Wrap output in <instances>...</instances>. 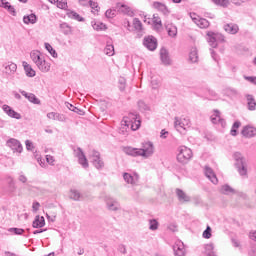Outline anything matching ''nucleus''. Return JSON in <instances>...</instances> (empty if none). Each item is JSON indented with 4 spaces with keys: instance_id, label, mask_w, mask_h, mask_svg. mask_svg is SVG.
<instances>
[{
    "instance_id": "c03bdc74",
    "label": "nucleus",
    "mask_w": 256,
    "mask_h": 256,
    "mask_svg": "<svg viewBox=\"0 0 256 256\" xmlns=\"http://www.w3.org/2000/svg\"><path fill=\"white\" fill-rule=\"evenodd\" d=\"M44 45L45 49L50 53V55H52L54 58H57V51L53 49V46H51L49 43H45Z\"/></svg>"
},
{
    "instance_id": "6e6d98bb",
    "label": "nucleus",
    "mask_w": 256,
    "mask_h": 256,
    "mask_svg": "<svg viewBox=\"0 0 256 256\" xmlns=\"http://www.w3.org/2000/svg\"><path fill=\"white\" fill-rule=\"evenodd\" d=\"M117 11L115 10H107L105 12V16L108 18V19H113V17H115Z\"/></svg>"
},
{
    "instance_id": "0e129e2a",
    "label": "nucleus",
    "mask_w": 256,
    "mask_h": 256,
    "mask_svg": "<svg viewBox=\"0 0 256 256\" xmlns=\"http://www.w3.org/2000/svg\"><path fill=\"white\" fill-rule=\"evenodd\" d=\"M25 144H26L27 151H33V142L26 140Z\"/></svg>"
},
{
    "instance_id": "6ab92c4d",
    "label": "nucleus",
    "mask_w": 256,
    "mask_h": 256,
    "mask_svg": "<svg viewBox=\"0 0 256 256\" xmlns=\"http://www.w3.org/2000/svg\"><path fill=\"white\" fill-rule=\"evenodd\" d=\"M175 256H185V245L179 241L174 245Z\"/></svg>"
},
{
    "instance_id": "09e8293b",
    "label": "nucleus",
    "mask_w": 256,
    "mask_h": 256,
    "mask_svg": "<svg viewBox=\"0 0 256 256\" xmlns=\"http://www.w3.org/2000/svg\"><path fill=\"white\" fill-rule=\"evenodd\" d=\"M153 23L156 29H161L163 27V23L161 22V18L157 16H153Z\"/></svg>"
},
{
    "instance_id": "58836bf2",
    "label": "nucleus",
    "mask_w": 256,
    "mask_h": 256,
    "mask_svg": "<svg viewBox=\"0 0 256 256\" xmlns=\"http://www.w3.org/2000/svg\"><path fill=\"white\" fill-rule=\"evenodd\" d=\"M60 29L65 35H71L72 33L71 26H69L67 23L60 24Z\"/></svg>"
},
{
    "instance_id": "a878e982",
    "label": "nucleus",
    "mask_w": 256,
    "mask_h": 256,
    "mask_svg": "<svg viewBox=\"0 0 256 256\" xmlns=\"http://www.w3.org/2000/svg\"><path fill=\"white\" fill-rule=\"evenodd\" d=\"M23 22L25 23V25H29V23H31L32 25H35V23H37V15L30 14L28 16H24Z\"/></svg>"
},
{
    "instance_id": "2eb2a0df",
    "label": "nucleus",
    "mask_w": 256,
    "mask_h": 256,
    "mask_svg": "<svg viewBox=\"0 0 256 256\" xmlns=\"http://www.w3.org/2000/svg\"><path fill=\"white\" fill-rule=\"evenodd\" d=\"M160 59H161V63L162 65H171V57H169V51H167V49L165 48H161L160 49Z\"/></svg>"
},
{
    "instance_id": "e2e57ef3",
    "label": "nucleus",
    "mask_w": 256,
    "mask_h": 256,
    "mask_svg": "<svg viewBox=\"0 0 256 256\" xmlns=\"http://www.w3.org/2000/svg\"><path fill=\"white\" fill-rule=\"evenodd\" d=\"M244 79L246 81H249L250 83H252L253 85H255L256 83V77H253V76H244Z\"/></svg>"
},
{
    "instance_id": "49530a36",
    "label": "nucleus",
    "mask_w": 256,
    "mask_h": 256,
    "mask_svg": "<svg viewBox=\"0 0 256 256\" xmlns=\"http://www.w3.org/2000/svg\"><path fill=\"white\" fill-rule=\"evenodd\" d=\"M54 4L57 5L58 9H67V1L65 0H55Z\"/></svg>"
},
{
    "instance_id": "dca6fc26",
    "label": "nucleus",
    "mask_w": 256,
    "mask_h": 256,
    "mask_svg": "<svg viewBox=\"0 0 256 256\" xmlns=\"http://www.w3.org/2000/svg\"><path fill=\"white\" fill-rule=\"evenodd\" d=\"M30 57L33 61V63H35L36 67H38L39 65H41L43 63V61L45 60L43 57H41V52L34 50L30 53Z\"/></svg>"
},
{
    "instance_id": "a211bd4d",
    "label": "nucleus",
    "mask_w": 256,
    "mask_h": 256,
    "mask_svg": "<svg viewBox=\"0 0 256 256\" xmlns=\"http://www.w3.org/2000/svg\"><path fill=\"white\" fill-rule=\"evenodd\" d=\"M176 195L180 203H189V201H191V197H189V195H187V193H185L182 189L177 188Z\"/></svg>"
},
{
    "instance_id": "3c124183",
    "label": "nucleus",
    "mask_w": 256,
    "mask_h": 256,
    "mask_svg": "<svg viewBox=\"0 0 256 256\" xmlns=\"http://www.w3.org/2000/svg\"><path fill=\"white\" fill-rule=\"evenodd\" d=\"M92 163L96 169H103L104 167V163L102 162L101 158H99L98 160H93Z\"/></svg>"
},
{
    "instance_id": "412c9836",
    "label": "nucleus",
    "mask_w": 256,
    "mask_h": 256,
    "mask_svg": "<svg viewBox=\"0 0 256 256\" xmlns=\"http://www.w3.org/2000/svg\"><path fill=\"white\" fill-rule=\"evenodd\" d=\"M246 99H247L248 110L249 111H255V109H256L255 97H253V95H251V94H247Z\"/></svg>"
},
{
    "instance_id": "f8f14e48",
    "label": "nucleus",
    "mask_w": 256,
    "mask_h": 256,
    "mask_svg": "<svg viewBox=\"0 0 256 256\" xmlns=\"http://www.w3.org/2000/svg\"><path fill=\"white\" fill-rule=\"evenodd\" d=\"M223 29L228 35H237L239 33V25L233 22L224 24Z\"/></svg>"
},
{
    "instance_id": "b1692460",
    "label": "nucleus",
    "mask_w": 256,
    "mask_h": 256,
    "mask_svg": "<svg viewBox=\"0 0 256 256\" xmlns=\"http://www.w3.org/2000/svg\"><path fill=\"white\" fill-rule=\"evenodd\" d=\"M48 119H52L53 121H65V115L57 113V112H50L47 114Z\"/></svg>"
},
{
    "instance_id": "1a4fd4ad",
    "label": "nucleus",
    "mask_w": 256,
    "mask_h": 256,
    "mask_svg": "<svg viewBox=\"0 0 256 256\" xmlns=\"http://www.w3.org/2000/svg\"><path fill=\"white\" fill-rule=\"evenodd\" d=\"M76 153V157L78 158V163L84 167V169H87L89 167V162L87 161V157H85V153H83V150L81 148H77L74 150Z\"/></svg>"
},
{
    "instance_id": "9d476101",
    "label": "nucleus",
    "mask_w": 256,
    "mask_h": 256,
    "mask_svg": "<svg viewBox=\"0 0 256 256\" xmlns=\"http://www.w3.org/2000/svg\"><path fill=\"white\" fill-rule=\"evenodd\" d=\"M76 153V157L78 158V163L84 167V169H87L89 167V162L87 161V157H85V153H83V150L81 148H77L74 150Z\"/></svg>"
},
{
    "instance_id": "e433bc0d",
    "label": "nucleus",
    "mask_w": 256,
    "mask_h": 256,
    "mask_svg": "<svg viewBox=\"0 0 256 256\" xmlns=\"http://www.w3.org/2000/svg\"><path fill=\"white\" fill-rule=\"evenodd\" d=\"M213 249H215V246L213 245V243L210 244H206L205 245V253L207 256H217V254H215V251H213Z\"/></svg>"
},
{
    "instance_id": "cd10ccee",
    "label": "nucleus",
    "mask_w": 256,
    "mask_h": 256,
    "mask_svg": "<svg viewBox=\"0 0 256 256\" xmlns=\"http://www.w3.org/2000/svg\"><path fill=\"white\" fill-rule=\"evenodd\" d=\"M23 67L27 77H35L36 73L35 70H33V68L31 67V65H29L27 62H23Z\"/></svg>"
},
{
    "instance_id": "72a5a7b5",
    "label": "nucleus",
    "mask_w": 256,
    "mask_h": 256,
    "mask_svg": "<svg viewBox=\"0 0 256 256\" xmlns=\"http://www.w3.org/2000/svg\"><path fill=\"white\" fill-rule=\"evenodd\" d=\"M38 69L42 71V73H49L51 69V64L44 60L41 64H39Z\"/></svg>"
},
{
    "instance_id": "5fc2aeb1",
    "label": "nucleus",
    "mask_w": 256,
    "mask_h": 256,
    "mask_svg": "<svg viewBox=\"0 0 256 256\" xmlns=\"http://www.w3.org/2000/svg\"><path fill=\"white\" fill-rule=\"evenodd\" d=\"M91 157H92V162L97 161V160L101 159V154L99 152L93 150L91 153Z\"/></svg>"
},
{
    "instance_id": "7c9ffc66",
    "label": "nucleus",
    "mask_w": 256,
    "mask_h": 256,
    "mask_svg": "<svg viewBox=\"0 0 256 256\" xmlns=\"http://www.w3.org/2000/svg\"><path fill=\"white\" fill-rule=\"evenodd\" d=\"M67 17H69V19H74V21H80V22L85 21V18L81 17V15H79V13L75 11L68 12Z\"/></svg>"
},
{
    "instance_id": "864d4df0",
    "label": "nucleus",
    "mask_w": 256,
    "mask_h": 256,
    "mask_svg": "<svg viewBox=\"0 0 256 256\" xmlns=\"http://www.w3.org/2000/svg\"><path fill=\"white\" fill-rule=\"evenodd\" d=\"M2 109H3L4 113H6V115H8V116H10L11 112L13 111V108H11V106H9L7 104H4L2 106Z\"/></svg>"
},
{
    "instance_id": "bb28decb",
    "label": "nucleus",
    "mask_w": 256,
    "mask_h": 256,
    "mask_svg": "<svg viewBox=\"0 0 256 256\" xmlns=\"http://www.w3.org/2000/svg\"><path fill=\"white\" fill-rule=\"evenodd\" d=\"M15 71H17V64L11 62V63L5 65V73L7 75H13V73H15Z\"/></svg>"
},
{
    "instance_id": "7ed1b4c3",
    "label": "nucleus",
    "mask_w": 256,
    "mask_h": 256,
    "mask_svg": "<svg viewBox=\"0 0 256 256\" xmlns=\"http://www.w3.org/2000/svg\"><path fill=\"white\" fill-rule=\"evenodd\" d=\"M234 161H235V167L242 177H245L247 175V159L241 154V152H235L233 154Z\"/></svg>"
},
{
    "instance_id": "680f3d73",
    "label": "nucleus",
    "mask_w": 256,
    "mask_h": 256,
    "mask_svg": "<svg viewBox=\"0 0 256 256\" xmlns=\"http://www.w3.org/2000/svg\"><path fill=\"white\" fill-rule=\"evenodd\" d=\"M46 161H47V163H49V165H54L55 158L51 155H46Z\"/></svg>"
},
{
    "instance_id": "f03ea898",
    "label": "nucleus",
    "mask_w": 256,
    "mask_h": 256,
    "mask_svg": "<svg viewBox=\"0 0 256 256\" xmlns=\"http://www.w3.org/2000/svg\"><path fill=\"white\" fill-rule=\"evenodd\" d=\"M126 155L130 157H143V159H149L155 153V146L152 142H143L142 148H133L131 146H126L123 148Z\"/></svg>"
},
{
    "instance_id": "473e14b6",
    "label": "nucleus",
    "mask_w": 256,
    "mask_h": 256,
    "mask_svg": "<svg viewBox=\"0 0 256 256\" xmlns=\"http://www.w3.org/2000/svg\"><path fill=\"white\" fill-rule=\"evenodd\" d=\"M196 25L200 27V29H207L209 27V20L205 18H199L197 21H195Z\"/></svg>"
},
{
    "instance_id": "9b49d317",
    "label": "nucleus",
    "mask_w": 256,
    "mask_h": 256,
    "mask_svg": "<svg viewBox=\"0 0 256 256\" xmlns=\"http://www.w3.org/2000/svg\"><path fill=\"white\" fill-rule=\"evenodd\" d=\"M204 175L213 183L214 185H217L219 183V180L217 179V175H215V172L213 171V168L209 166L204 167Z\"/></svg>"
},
{
    "instance_id": "0eeeda50",
    "label": "nucleus",
    "mask_w": 256,
    "mask_h": 256,
    "mask_svg": "<svg viewBox=\"0 0 256 256\" xmlns=\"http://www.w3.org/2000/svg\"><path fill=\"white\" fill-rule=\"evenodd\" d=\"M6 145L12 149L13 153H23V145L15 138H11L6 142Z\"/></svg>"
},
{
    "instance_id": "052dcab7",
    "label": "nucleus",
    "mask_w": 256,
    "mask_h": 256,
    "mask_svg": "<svg viewBox=\"0 0 256 256\" xmlns=\"http://www.w3.org/2000/svg\"><path fill=\"white\" fill-rule=\"evenodd\" d=\"M251 0H231V3H233L234 5H243V3H247Z\"/></svg>"
},
{
    "instance_id": "393cba45",
    "label": "nucleus",
    "mask_w": 256,
    "mask_h": 256,
    "mask_svg": "<svg viewBox=\"0 0 256 256\" xmlns=\"http://www.w3.org/2000/svg\"><path fill=\"white\" fill-rule=\"evenodd\" d=\"M69 197L73 201H83V196H82L81 192H79L78 190H75V189L70 190Z\"/></svg>"
},
{
    "instance_id": "338daca9",
    "label": "nucleus",
    "mask_w": 256,
    "mask_h": 256,
    "mask_svg": "<svg viewBox=\"0 0 256 256\" xmlns=\"http://www.w3.org/2000/svg\"><path fill=\"white\" fill-rule=\"evenodd\" d=\"M10 15H13V17H15V15H17V12L15 11V7L13 6H8V10Z\"/></svg>"
},
{
    "instance_id": "ea45409f",
    "label": "nucleus",
    "mask_w": 256,
    "mask_h": 256,
    "mask_svg": "<svg viewBox=\"0 0 256 256\" xmlns=\"http://www.w3.org/2000/svg\"><path fill=\"white\" fill-rule=\"evenodd\" d=\"M133 27L135 31H143V23H141V20H139V18L133 19Z\"/></svg>"
},
{
    "instance_id": "2f4dec72",
    "label": "nucleus",
    "mask_w": 256,
    "mask_h": 256,
    "mask_svg": "<svg viewBox=\"0 0 256 256\" xmlns=\"http://www.w3.org/2000/svg\"><path fill=\"white\" fill-rule=\"evenodd\" d=\"M119 13H123L124 15H128L129 17H133V11L127 5H121L118 8Z\"/></svg>"
},
{
    "instance_id": "13d9d810",
    "label": "nucleus",
    "mask_w": 256,
    "mask_h": 256,
    "mask_svg": "<svg viewBox=\"0 0 256 256\" xmlns=\"http://www.w3.org/2000/svg\"><path fill=\"white\" fill-rule=\"evenodd\" d=\"M159 80L155 79V78H152L151 79V86H152V89H159Z\"/></svg>"
},
{
    "instance_id": "603ef678",
    "label": "nucleus",
    "mask_w": 256,
    "mask_h": 256,
    "mask_svg": "<svg viewBox=\"0 0 256 256\" xmlns=\"http://www.w3.org/2000/svg\"><path fill=\"white\" fill-rule=\"evenodd\" d=\"M202 237L204 239H211V226H207V228L204 230Z\"/></svg>"
},
{
    "instance_id": "20e7f679",
    "label": "nucleus",
    "mask_w": 256,
    "mask_h": 256,
    "mask_svg": "<svg viewBox=\"0 0 256 256\" xmlns=\"http://www.w3.org/2000/svg\"><path fill=\"white\" fill-rule=\"evenodd\" d=\"M193 157V151L187 146H181L178 149L177 161L187 163Z\"/></svg>"
},
{
    "instance_id": "37998d69",
    "label": "nucleus",
    "mask_w": 256,
    "mask_h": 256,
    "mask_svg": "<svg viewBox=\"0 0 256 256\" xmlns=\"http://www.w3.org/2000/svg\"><path fill=\"white\" fill-rule=\"evenodd\" d=\"M221 193L224 195H230V193H235V190L229 185H224L222 186Z\"/></svg>"
},
{
    "instance_id": "39448f33",
    "label": "nucleus",
    "mask_w": 256,
    "mask_h": 256,
    "mask_svg": "<svg viewBox=\"0 0 256 256\" xmlns=\"http://www.w3.org/2000/svg\"><path fill=\"white\" fill-rule=\"evenodd\" d=\"M191 126V121L189 118H174V127L179 133H183V131L187 130V127Z\"/></svg>"
},
{
    "instance_id": "5701e85b",
    "label": "nucleus",
    "mask_w": 256,
    "mask_h": 256,
    "mask_svg": "<svg viewBox=\"0 0 256 256\" xmlns=\"http://www.w3.org/2000/svg\"><path fill=\"white\" fill-rule=\"evenodd\" d=\"M32 227H34V229L45 227V218L43 216H36L33 221Z\"/></svg>"
},
{
    "instance_id": "4c0bfd02",
    "label": "nucleus",
    "mask_w": 256,
    "mask_h": 256,
    "mask_svg": "<svg viewBox=\"0 0 256 256\" xmlns=\"http://www.w3.org/2000/svg\"><path fill=\"white\" fill-rule=\"evenodd\" d=\"M66 107H68L70 111H73V113H77V115H85V112L83 110L73 106V104L71 103H67Z\"/></svg>"
},
{
    "instance_id": "ddd939ff",
    "label": "nucleus",
    "mask_w": 256,
    "mask_h": 256,
    "mask_svg": "<svg viewBox=\"0 0 256 256\" xmlns=\"http://www.w3.org/2000/svg\"><path fill=\"white\" fill-rule=\"evenodd\" d=\"M106 206L109 211H119V202L111 197L105 198Z\"/></svg>"
},
{
    "instance_id": "f704fd0d",
    "label": "nucleus",
    "mask_w": 256,
    "mask_h": 256,
    "mask_svg": "<svg viewBox=\"0 0 256 256\" xmlns=\"http://www.w3.org/2000/svg\"><path fill=\"white\" fill-rule=\"evenodd\" d=\"M189 60L191 63H197L199 61V55L197 54V48H192L189 54Z\"/></svg>"
},
{
    "instance_id": "c9c22d12",
    "label": "nucleus",
    "mask_w": 256,
    "mask_h": 256,
    "mask_svg": "<svg viewBox=\"0 0 256 256\" xmlns=\"http://www.w3.org/2000/svg\"><path fill=\"white\" fill-rule=\"evenodd\" d=\"M8 192L15 193L17 191V185H15V180L12 177L8 178Z\"/></svg>"
},
{
    "instance_id": "f3484780",
    "label": "nucleus",
    "mask_w": 256,
    "mask_h": 256,
    "mask_svg": "<svg viewBox=\"0 0 256 256\" xmlns=\"http://www.w3.org/2000/svg\"><path fill=\"white\" fill-rule=\"evenodd\" d=\"M123 179L129 185H136V183L139 181V175L137 174L131 175L130 173L125 172L123 174Z\"/></svg>"
},
{
    "instance_id": "79ce46f5",
    "label": "nucleus",
    "mask_w": 256,
    "mask_h": 256,
    "mask_svg": "<svg viewBox=\"0 0 256 256\" xmlns=\"http://www.w3.org/2000/svg\"><path fill=\"white\" fill-rule=\"evenodd\" d=\"M28 101L34 105H41V100H39V98H37V96H35L33 93L29 94Z\"/></svg>"
},
{
    "instance_id": "f257e3e1",
    "label": "nucleus",
    "mask_w": 256,
    "mask_h": 256,
    "mask_svg": "<svg viewBox=\"0 0 256 256\" xmlns=\"http://www.w3.org/2000/svg\"><path fill=\"white\" fill-rule=\"evenodd\" d=\"M139 127H141V118L137 113L131 112L127 116L123 117L119 134L127 137L131 131H137Z\"/></svg>"
},
{
    "instance_id": "c756f323",
    "label": "nucleus",
    "mask_w": 256,
    "mask_h": 256,
    "mask_svg": "<svg viewBox=\"0 0 256 256\" xmlns=\"http://www.w3.org/2000/svg\"><path fill=\"white\" fill-rule=\"evenodd\" d=\"M166 30L169 37H177V26L173 24L166 25Z\"/></svg>"
},
{
    "instance_id": "a19ab883",
    "label": "nucleus",
    "mask_w": 256,
    "mask_h": 256,
    "mask_svg": "<svg viewBox=\"0 0 256 256\" xmlns=\"http://www.w3.org/2000/svg\"><path fill=\"white\" fill-rule=\"evenodd\" d=\"M150 231H157L159 229V222L156 219L149 220Z\"/></svg>"
},
{
    "instance_id": "8fccbe9b",
    "label": "nucleus",
    "mask_w": 256,
    "mask_h": 256,
    "mask_svg": "<svg viewBox=\"0 0 256 256\" xmlns=\"http://www.w3.org/2000/svg\"><path fill=\"white\" fill-rule=\"evenodd\" d=\"M215 5H219L220 7H228L229 6V0H212Z\"/></svg>"
},
{
    "instance_id": "4be33fe9",
    "label": "nucleus",
    "mask_w": 256,
    "mask_h": 256,
    "mask_svg": "<svg viewBox=\"0 0 256 256\" xmlns=\"http://www.w3.org/2000/svg\"><path fill=\"white\" fill-rule=\"evenodd\" d=\"M153 7L163 13V15H169V8H167L165 4L161 2H154Z\"/></svg>"
},
{
    "instance_id": "4468645a",
    "label": "nucleus",
    "mask_w": 256,
    "mask_h": 256,
    "mask_svg": "<svg viewBox=\"0 0 256 256\" xmlns=\"http://www.w3.org/2000/svg\"><path fill=\"white\" fill-rule=\"evenodd\" d=\"M211 122L214 125H221V127H225V120L221 118V113L218 110H215L214 114L211 116Z\"/></svg>"
},
{
    "instance_id": "4d7b16f0",
    "label": "nucleus",
    "mask_w": 256,
    "mask_h": 256,
    "mask_svg": "<svg viewBox=\"0 0 256 256\" xmlns=\"http://www.w3.org/2000/svg\"><path fill=\"white\" fill-rule=\"evenodd\" d=\"M8 117H11L12 119H21V115L19 114V112H16L15 110H12V112L10 113V115H8Z\"/></svg>"
},
{
    "instance_id": "bf43d9fd",
    "label": "nucleus",
    "mask_w": 256,
    "mask_h": 256,
    "mask_svg": "<svg viewBox=\"0 0 256 256\" xmlns=\"http://www.w3.org/2000/svg\"><path fill=\"white\" fill-rule=\"evenodd\" d=\"M89 5L91 9H95V11H99V4H97V2H93L92 0H90Z\"/></svg>"
},
{
    "instance_id": "c85d7f7f",
    "label": "nucleus",
    "mask_w": 256,
    "mask_h": 256,
    "mask_svg": "<svg viewBox=\"0 0 256 256\" xmlns=\"http://www.w3.org/2000/svg\"><path fill=\"white\" fill-rule=\"evenodd\" d=\"M105 55H108V57H113L115 55V46L113 44L107 42L106 47L104 48Z\"/></svg>"
},
{
    "instance_id": "69168bd1",
    "label": "nucleus",
    "mask_w": 256,
    "mask_h": 256,
    "mask_svg": "<svg viewBox=\"0 0 256 256\" xmlns=\"http://www.w3.org/2000/svg\"><path fill=\"white\" fill-rule=\"evenodd\" d=\"M228 95H232V97H235V95H238V92L235 88H230L227 90Z\"/></svg>"
},
{
    "instance_id": "423d86ee",
    "label": "nucleus",
    "mask_w": 256,
    "mask_h": 256,
    "mask_svg": "<svg viewBox=\"0 0 256 256\" xmlns=\"http://www.w3.org/2000/svg\"><path fill=\"white\" fill-rule=\"evenodd\" d=\"M207 36H208V42H209L210 46L213 48L217 47L218 41H220L221 43H223V41H225V36H223L221 34L214 33V32H208Z\"/></svg>"
},
{
    "instance_id": "de8ad7c7",
    "label": "nucleus",
    "mask_w": 256,
    "mask_h": 256,
    "mask_svg": "<svg viewBox=\"0 0 256 256\" xmlns=\"http://www.w3.org/2000/svg\"><path fill=\"white\" fill-rule=\"evenodd\" d=\"M93 29H95V31H105L107 26L101 22H97L93 25Z\"/></svg>"
},
{
    "instance_id": "a18cd8bd",
    "label": "nucleus",
    "mask_w": 256,
    "mask_h": 256,
    "mask_svg": "<svg viewBox=\"0 0 256 256\" xmlns=\"http://www.w3.org/2000/svg\"><path fill=\"white\" fill-rule=\"evenodd\" d=\"M8 232L13 233L14 235H23L25 230L23 228H9Z\"/></svg>"
},
{
    "instance_id": "774afa93",
    "label": "nucleus",
    "mask_w": 256,
    "mask_h": 256,
    "mask_svg": "<svg viewBox=\"0 0 256 256\" xmlns=\"http://www.w3.org/2000/svg\"><path fill=\"white\" fill-rule=\"evenodd\" d=\"M0 7H3V9H9V7H11V4L9 2H5V1H1V5Z\"/></svg>"
},
{
    "instance_id": "aec40b11",
    "label": "nucleus",
    "mask_w": 256,
    "mask_h": 256,
    "mask_svg": "<svg viewBox=\"0 0 256 256\" xmlns=\"http://www.w3.org/2000/svg\"><path fill=\"white\" fill-rule=\"evenodd\" d=\"M242 135L243 137H248V138L255 137L256 129L252 126H246L242 130Z\"/></svg>"
},
{
    "instance_id": "6e6552de",
    "label": "nucleus",
    "mask_w": 256,
    "mask_h": 256,
    "mask_svg": "<svg viewBox=\"0 0 256 256\" xmlns=\"http://www.w3.org/2000/svg\"><path fill=\"white\" fill-rule=\"evenodd\" d=\"M143 45L148 51H155V49H157V38L154 36H146L143 39Z\"/></svg>"
}]
</instances>
